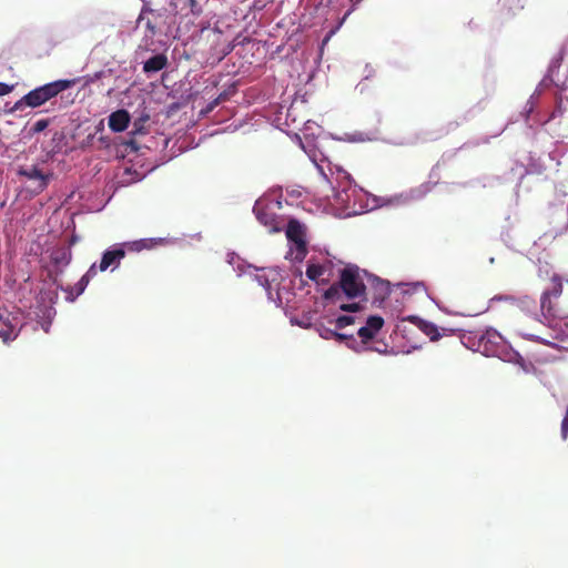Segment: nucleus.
Wrapping results in <instances>:
<instances>
[{
	"mask_svg": "<svg viewBox=\"0 0 568 568\" xmlns=\"http://www.w3.org/2000/svg\"><path fill=\"white\" fill-rule=\"evenodd\" d=\"M367 281H377L378 278L371 275L366 270L358 267L356 264H347L339 270L338 281L333 283L323 294L324 300L331 303L342 302L346 300H361L367 302L366 284Z\"/></svg>",
	"mask_w": 568,
	"mask_h": 568,
	"instance_id": "nucleus-1",
	"label": "nucleus"
},
{
	"mask_svg": "<svg viewBox=\"0 0 568 568\" xmlns=\"http://www.w3.org/2000/svg\"><path fill=\"white\" fill-rule=\"evenodd\" d=\"M75 83V79H65L57 80L44 85L38 87L28 92L20 100H18L14 103L12 111L22 110L23 106L39 108L43 105L45 102L55 98L59 93L72 88Z\"/></svg>",
	"mask_w": 568,
	"mask_h": 568,
	"instance_id": "nucleus-2",
	"label": "nucleus"
},
{
	"mask_svg": "<svg viewBox=\"0 0 568 568\" xmlns=\"http://www.w3.org/2000/svg\"><path fill=\"white\" fill-rule=\"evenodd\" d=\"M18 175L32 183V191L36 194L43 192L53 178V173L39 165H22L18 169Z\"/></svg>",
	"mask_w": 568,
	"mask_h": 568,
	"instance_id": "nucleus-3",
	"label": "nucleus"
},
{
	"mask_svg": "<svg viewBox=\"0 0 568 568\" xmlns=\"http://www.w3.org/2000/svg\"><path fill=\"white\" fill-rule=\"evenodd\" d=\"M286 237L295 244L296 256L303 258L307 253L304 225L297 220H291L286 226Z\"/></svg>",
	"mask_w": 568,
	"mask_h": 568,
	"instance_id": "nucleus-4",
	"label": "nucleus"
},
{
	"mask_svg": "<svg viewBox=\"0 0 568 568\" xmlns=\"http://www.w3.org/2000/svg\"><path fill=\"white\" fill-rule=\"evenodd\" d=\"M125 257V250L121 247L120 244H115L108 248L103 254L100 261L99 267L97 271L104 272L111 267L114 271L119 267L121 261Z\"/></svg>",
	"mask_w": 568,
	"mask_h": 568,
	"instance_id": "nucleus-5",
	"label": "nucleus"
},
{
	"mask_svg": "<svg viewBox=\"0 0 568 568\" xmlns=\"http://www.w3.org/2000/svg\"><path fill=\"white\" fill-rule=\"evenodd\" d=\"M254 212L258 222L267 227L270 233H277L282 230V221L267 207L256 205Z\"/></svg>",
	"mask_w": 568,
	"mask_h": 568,
	"instance_id": "nucleus-6",
	"label": "nucleus"
},
{
	"mask_svg": "<svg viewBox=\"0 0 568 568\" xmlns=\"http://www.w3.org/2000/svg\"><path fill=\"white\" fill-rule=\"evenodd\" d=\"M97 265L92 264L90 268L87 271V273L79 280V282L74 286H68L64 288V292L67 293L65 300L69 302H73L78 296H80L88 284L90 283V280L97 275Z\"/></svg>",
	"mask_w": 568,
	"mask_h": 568,
	"instance_id": "nucleus-7",
	"label": "nucleus"
},
{
	"mask_svg": "<svg viewBox=\"0 0 568 568\" xmlns=\"http://www.w3.org/2000/svg\"><path fill=\"white\" fill-rule=\"evenodd\" d=\"M130 123V114L126 110L121 109L112 112L109 116V128L113 132H123Z\"/></svg>",
	"mask_w": 568,
	"mask_h": 568,
	"instance_id": "nucleus-8",
	"label": "nucleus"
},
{
	"mask_svg": "<svg viewBox=\"0 0 568 568\" xmlns=\"http://www.w3.org/2000/svg\"><path fill=\"white\" fill-rule=\"evenodd\" d=\"M50 260L57 268L68 266L72 260V251L70 246L61 245L54 247L51 252Z\"/></svg>",
	"mask_w": 568,
	"mask_h": 568,
	"instance_id": "nucleus-9",
	"label": "nucleus"
},
{
	"mask_svg": "<svg viewBox=\"0 0 568 568\" xmlns=\"http://www.w3.org/2000/svg\"><path fill=\"white\" fill-rule=\"evenodd\" d=\"M18 335L16 325L11 323L10 314L0 310V337L3 342L14 339Z\"/></svg>",
	"mask_w": 568,
	"mask_h": 568,
	"instance_id": "nucleus-10",
	"label": "nucleus"
},
{
	"mask_svg": "<svg viewBox=\"0 0 568 568\" xmlns=\"http://www.w3.org/2000/svg\"><path fill=\"white\" fill-rule=\"evenodd\" d=\"M160 242H161V240H155V239H141L138 241L120 243V246L124 247L125 253L126 252H141L143 250H152Z\"/></svg>",
	"mask_w": 568,
	"mask_h": 568,
	"instance_id": "nucleus-11",
	"label": "nucleus"
},
{
	"mask_svg": "<svg viewBox=\"0 0 568 568\" xmlns=\"http://www.w3.org/2000/svg\"><path fill=\"white\" fill-rule=\"evenodd\" d=\"M168 64V58L164 54H155L148 59L143 64V71L146 73L158 72Z\"/></svg>",
	"mask_w": 568,
	"mask_h": 568,
	"instance_id": "nucleus-12",
	"label": "nucleus"
},
{
	"mask_svg": "<svg viewBox=\"0 0 568 568\" xmlns=\"http://www.w3.org/2000/svg\"><path fill=\"white\" fill-rule=\"evenodd\" d=\"M540 308H541L542 315L546 318H554L559 315L557 308L552 305L551 297H547V295H541Z\"/></svg>",
	"mask_w": 568,
	"mask_h": 568,
	"instance_id": "nucleus-13",
	"label": "nucleus"
},
{
	"mask_svg": "<svg viewBox=\"0 0 568 568\" xmlns=\"http://www.w3.org/2000/svg\"><path fill=\"white\" fill-rule=\"evenodd\" d=\"M419 328L430 341H438L440 338L439 328L434 323L420 321Z\"/></svg>",
	"mask_w": 568,
	"mask_h": 568,
	"instance_id": "nucleus-14",
	"label": "nucleus"
},
{
	"mask_svg": "<svg viewBox=\"0 0 568 568\" xmlns=\"http://www.w3.org/2000/svg\"><path fill=\"white\" fill-rule=\"evenodd\" d=\"M562 293V283L561 280L555 275L551 278V288L545 291L542 295H547V297L558 298Z\"/></svg>",
	"mask_w": 568,
	"mask_h": 568,
	"instance_id": "nucleus-15",
	"label": "nucleus"
},
{
	"mask_svg": "<svg viewBox=\"0 0 568 568\" xmlns=\"http://www.w3.org/2000/svg\"><path fill=\"white\" fill-rule=\"evenodd\" d=\"M384 325L383 317L378 315H372L366 321V326L372 331L375 335L382 329Z\"/></svg>",
	"mask_w": 568,
	"mask_h": 568,
	"instance_id": "nucleus-16",
	"label": "nucleus"
},
{
	"mask_svg": "<svg viewBox=\"0 0 568 568\" xmlns=\"http://www.w3.org/2000/svg\"><path fill=\"white\" fill-rule=\"evenodd\" d=\"M325 272V268L318 264H310L306 267V276L312 281H317Z\"/></svg>",
	"mask_w": 568,
	"mask_h": 568,
	"instance_id": "nucleus-17",
	"label": "nucleus"
},
{
	"mask_svg": "<svg viewBox=\"0 0 568 568\" xmlns=\"http://www.w3.org/2000/svg\"><path fill=\"white\" fill-rule=\"evenodd\" d=\"M334 323H335L336 329H343L346 326L354 324L355 317L352 315H342V316H338Z\"/></svg>",
	"mask_w": 568,
	"mask_h": 568,
	"instance_id": "nucleus-18",
	"label": "nucleus"
},
{
	"mask_svg": "<svg viewBox=\"0 0 568 568\" xmlns=\"http://www.w3.org/2000/svg\"><path fill=\"white\" fill-rule=\"evenodd\" d=\"M338 307L341 311L348 313H356L364 308L361 300L354 303H341Z\"/></svg>",
	"mask_w": 568,
	"mask_h": 568,
	"instance_id": "nucleus-19",
	"label": "nucleus"
},
{
	"mask_svg": "<svg viewBox=\"0 0 568 568\" xmlns=\"http://www.w3.org/2000/svg\"><path fill=\"white\" fill-rule=\"evenodd\" d=\"M326 335H323L325 338H328V336H333L337 341H353V335H347L344 333L334 332L331 329H325Z\"/></svg>",
	"mask_w": 568,
	"mask_h": 568,
	"instance_id": "nucleus-20",
	"label": "nucleus"
},
{
	"mask_svg": "<svg viewBox=\"0 0 568 568\" xmlns=\"http://www.w3.org/2000/svg\"><path fill=\"white\" fill-rule=\"evenodd\" d=\"M357 335L362 338L363 343H367L375 337V334L366 325L357 331Z\"/></svg>",
	"mask_w": 568,
	"mask_h": 568,
	"instance_id": "nucleus-21",
	"label": "nucleus"
},
{
	"mask_svg": "<svg viewBox=\"0 0 568 568\" xmlns=\"http://www.w3.org/2000/svg\"><path fill=\"white\" fill-rule=\"evenodd\" d=\"M255 278L258 282V284L263 286L266 291L271 290V281L268 280V276L264 273V270H262V273L256 274Z\"/></svg>",
	"mask_w": 568,
	"mask_h": 568,
	"instance_id": "nucleus-22",
	"label": "nucleus"
},
{
	"mask_svg": "<svg viewBox=\"0 0 568 568\" xmlns=\"http://www.w3.org/2000/svg\"><path fill=\"white\" fill-rule=\"evenodd\" d=\"M50 121L48 119L38 120L31 128L32 133H40L45 130L49 125Z\"/></svg>",
	"mask_w": 568,
	"mask_h": 568,
	"instance_id": "nucleus-23",
	"label": "nucleus"
},
{
	"mask_svg": "<svg viewBox=\"0 0 568 568\" xmlns=\"http://www.w3.org/2000/svg\"><path fill=\"white\" fill-rule=\"evenodd\" d=\"M12 85L0 82V97L9 94L12 91Z\"/></svg>",
	"mask_w": 568,
	"mask_h": 568,
	"instance_id": "nucleus-24",
	"label": "nucleus"
},
{
	"mask_svg": "<svg viewBox=\"0 0 568 568\" xmlns=\"http://www.w3.org/2000/svg\"><path fill=\"white\" fill-rule=\"evenodd\" d=\"M440 337L442 336H448V335H454L456 332H458L459 329L457 328H448V327H442L440 328Z\"/></svg>",
	"mask_w": 568,
	"mask_h": 568,
	"instance_id": "nucleus-25",
	"label": "nucleus"
},
{
	"mask_svg": "<svg viewBox=\"0 0 568 568\" xmlns=\"http://www.w3.org/2000/svg\"><path fill=\"white\" fill-rule=\"evenodd\" d=\"M145 28L150 31L151 36L155 34V24H153L150 19L145 21Z\"/></svg>",
	"mask_w": 568,
	"mask_h": 568,
	"instance_id": "nucleus-26",
	"label": "nucleus"
},
{
	"mask_svg": "<svg viewBox=\"0 0 568 568\" xmlns=\"http://www.w3.org/2000/svg\"><path fill=\"white\" fill-rule=\"evenodd\" d=\"M186 1H187V4H189V7H190L191 11H192L193 13H195V9H196V7H197V2H196V0H186Z\"/></svg>",
	"mask_w": 568,
	"mask_h": 568,
	"instance_id": "nucleus-27",
	"label": "nucleus"
},
{
	"mask_svg": "<svg viewBox=\"0 0 568 568\" xmlns=\"http://www.w3.org/2000/svg\"><path fill=\"white\" fill-rule=\"evenodd\" d=\"M78 241H79V237H78L75 234H73V235L70 237V240H69V244H68L67 246H70V247H71V246H72V245H74Z\"/></svg>",
	"mask_w": 568,
	"mask_h": 568,
	"instance_id": "nucleus-28",
	"label": "nucleus"
},
{
	"mask_svg": "<svg viewBox=\"0 0 568 568\" xmlns=\"http://www.w3.org/2000/svg\"><path fill=\"white\" fill-rule=\"evenodd\" d=\"M493 300H499V301H514L513 296L505 295V296H495Z\"/></svg>",
	"mask_w": 568,
	"mask_h": 568,
	"instance_id": "nucleus-29",
	"label": "nucleus"
},
{
	"mask_svg": "<svg viewBox=\"0 0 568 568\" xmlns=\"http://www.w3.org/2000/svg\"><path fill=\"white\" fill-rule=\"evenodd\" d=\"M525 337H527L528 339L530 341H538V336L536 335H532V334H524Z\"/></svg>",
	"mask_w": 568,
	"mask_h": 568,
	"instance_id": "nucleus-30",
	"label": "nucleus"
},
{
	"mask_svg": "<svg viewBox=\"0 0 568 568\" xmlns=\"http://www.w3.org/2000/svg\"><path fill=\"white\" fill-rule=\"evenodd\" d=\"M415 288H416V290H417V288H422V290H424V288H425V286H424V284H423V283H416V284H415Z\"/></svg>",
	"mask_w": 568,
	"mask_h": 568,
	"instance_id": "nucleus-31",
	"label": "nucleus"
},
{
	"mask_svg": "<svg viewBox=\"0 0 568 568\" xmlns=\"http://www.w3.org/2000/svg\"><path fill=\"white\" fill-rule=\"evenodd\" d=\"M134 126H135V131H139V128H138V123H136V122L134 123Z\"/></svg>",
	"mask_w": 568,
	"mask_h": 568,
	"instance_id": "nucleus-32",
	"label": "nucleus"
},
{
	"mask_svg": "<svg viewBox=\"0 0 568 568\" xmlns=\"http://www.w3.org/2000/svg\"><path fill=\"white\" fill-rule=\"evenodd\" d=\"M378 353H382V347L376 348Z\"/></svg>",
	"mask_w": 568,
	"mask_h": 568,
	"instance_id": "nucleus-33",
	"label": "nucleus"
},
{
	"mask_svg": "<svg viewBox=\"0 0 568 568\" xmlns=\"http://www.w3.org/2000/svg\"><path fill=\"white\" fill-rule=\"evenodd\" d=\"M378 353H382V347L376 348Z\"/></svg>",
	"mask_w": 568,
	"mask_h": 568,
	"instance_id": "nucleus-34",
	"label": "nucleus"
}]
</instances>
